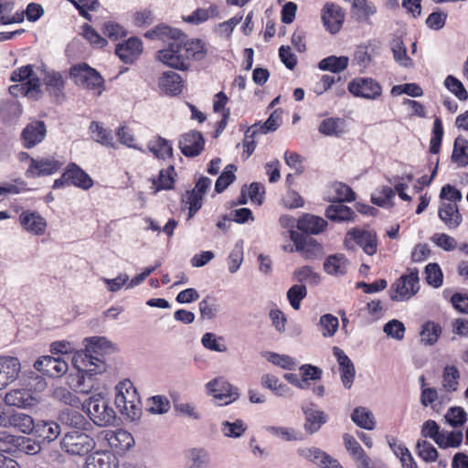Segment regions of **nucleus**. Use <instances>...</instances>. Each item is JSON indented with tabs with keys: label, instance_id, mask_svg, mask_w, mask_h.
I'll return each instance as SVG.
<instances>
[{
	"label": "nucleus",
	"instance_id": "obj_1",
	"mask_svg": "<svg viewBox=\"0 0 468 468\" xmlns=\"http://www.w3.org/2000/svg\"><path fill=\"white\" fill-rule=\"evenodd\" d=\"M144 37L161 40L165 48L157 52L156 58L171 68L186 70L191 60H201L207 55V48L200 39H187L179 29L168 26H158L147 31Z\"/></svg>",
	"mask_w": 468,
	"mask_h": 468
},
{
	"label": "nucleus",
	"instance_id": "obj_2",
	"mask_svg": "<svg viewBox=\"0 0 468 468\" xmlns=\"http://www.w3.org/2000/svg\"><path fill=\"white\" fill-rule=\"evenodd\" d=\"M84 341L85 352L74 357V362H80L85 371L103 373L107 367L101 356L116 351V346L102 336H92Z\"/></svg>",
	"mask_w": 468,
	"mask_h": 468
},
{
	"label": "nucleus",
	"instance_id": "obj_3",
	"mask_svg": "<svg viewBox=\"0 0 468 468\" xmlns=\"http://www.w3.org/2000/svg\"><path fill=\"white\" fill-rule=\"evenodd\" d=\"M115 405L128 420H134L141 415L139 395L130 380L120 382L116 388Z\"/></svg>",
	"mask_w": 468,
	"mask_h": 468
},
{
	"label": "nucleus",
	"instance_id": "obj_4",
	"mask_svg": "<svg viewBox=\"0 0 468 468\" xmlns=\"http://www.w3.org/2000/svg\"><path fill=\"white\" fill-rule=\"evenodd\" d=\"M90 420L98 426L112 425L116 419L115 411L109 407L108 402L101 392L93 394L83 404Z\"/></svg>",
	"mask_w": 468,
	"mask_h": 468
},
{
	"label": "nucleus",
	"instance_id": "obj_5",
	"mask_svg": "<svg viewBox=\"0 0 468 468\" xmlns=\"http://www.w3.org/2000/svg\"><path fill=\"white\" fill-rule=\"evenodd\" d=\"M26 80H27V81L22 83L21 85L11 86L9 89L10 92L15 96L22 94L24 96H28L34 99L38 98L40 93V82L37 77L33 76V69L31 66L27 65L21 67L12 73V81H24Z\"/></svg>",
	"mask_w": 468,
	"mask_h": 468
},
{
	"label": "nucleus",
	"instance_id": "obj_6",
	"mask_svg": "<svg viewBox=\"0 0 468 468\" xmlns=\"http://www.w3.org/2000/svg\"><path fill=\"white\" fill-rule=\"evenodd\" d=\"M95 446L94 440L79 430L67 432L60 441L61 449L70 455H85Z\"/></svg>",
	"mask_w": 468,
	"mask_h": 468
},
{
	"label": "nucleus",
	"instance_id": "obj_7",
	"mask_svg": "<svg viewBox=\"0 0 468 468\" xmlns=\"http://www.w3.org/2000/svg\"><path fill=\"white\" fill-rule=\"evenodd\" d=\"M69 74L76 85L88 90H97L98 95L101 93L104 82L102 77L86 63L73 66Z\"/></svg>",
	"mask_w": 468,
	"mask_h": 468
},
{
	"label": "nucleus",
	"instance_id": "obj_8",
	"mask_svg": "<svg viewBox=\"0 0 468 468\" xmlns=\"http://www.w3.org/2000/svg\"><path fill=\"white\" fill-rule=\"evenodd\" d=\"M420 290V279L417 270L402 275L392 285L390 298L393 301H407Z\"/></svg>",
	"mask_w": 468,
	"mask_h": 468
},
{
	"label": "nucleus",
	"instance_id": "obj_9",
	"mask_svg": "<svg viewBox=\"0 0 468 468\" xmlns=\"http://www.w3.org/2000/svg\"><path fill=\"white\" fill-rule=\"evenodd\" d=\"M345 246L351 250H355L356 246H359L367 255L371 256L377 252V236L369 230L352 229L346 233Z\"/></svg>",
	"mask_w": 468,
	"mask_h": 468
},
{
	"label": "nucleus",
	"instance_id": "obj_10",
	"mask_svg": "<svg viewBox=\"0 0 468 468\" xmlns=\"http://www.w3.org/2000/svg\"><path fill=\"white\" fill-rule=\"evenodd\" d=\"M348 91L355 97L375 101L381 97L382 87L378 81L369 77H357L349 81Z\"/></svg>",
	"mask_w": 468,
	"mask_h": 468
},
{
	"label": "nucleus",
	"instance_id": "obj_11",
	"mask_svg": "<svg viewBox=\"0 0 468 468\" xmlns=\"http://www.w3.org/2000/svg\"><path fill=\"white\" fill-rule=\"evenodd\" d=\"M206 387L218 405H228L239 398L238 389L222 378H215Z\"/></svg>",
	"mask_w": 468,
	"mask_h": 468
},
{
	"label": "nucleus",
	"instance_id": "obj_12",
	"mask_svg": "<svg viewBox=\"0 0 468 468\" xmlns=\"http://www.w3.org/2000/svg\"><path fill=\"white\" fill-rule=\"evenodd\" d=\"M34 367L44 375L59 378L69 369L68 363L60 356H44L34 363Z\"/></svg>",
	"mask_w": 468,
	"mask_h": 468
},
{
	"label": "nucleus",
	"instance_id": "obj_13",
	"mask_svg": "<svg viewBox=\"0 0 468 468\" xmlns=\"http://www.w3.org/2000/svg\"><path fill=\"white\" fill-rule=\"evenodd\" d=\"M103 439L108 445L117 453H122L131 449L134 443L133 437L125 430L105 431Z\"/></svg>",
	"mask_w": 468,
	"mask_h": 468
},
{
	"label": "nucleus",
	"instance_id": "obj_14",
	"mask_svg": "<svg viewBox=\"0 0 468 468\" xmlns=\"http://www.w3.org/2000/svg\"><path fill=\"white\" fill-rule=\"evenodd\" d=\"M21 364L18 358L10 356H0V385L2 389L14 382L19 376Z\"/></svg>",
	"mask_w": 468,
	"mask_h": 468
},
{
	"label": "nucleus",
	"instance_id": "obj_15",
	"mask_svg": "<svg viewBox=\"0 0 468 468\" xmlns=\"http://www.w3.org/2000/svg\"><path fill=\"white\" fill-rule=\"evenodd\" d=\"M47 127L42 121L28 123L21 133L22 144L25 148L30 149L40 144L46 137Z\"/></svg>",
	"mask_w": 468,
	"mask_h": 468
},
{
	"label": "nucleus",
	"instance_id": "obj_16",
	"mask_svg": "<svg viewBox=\"0 0 468 468\" xmlns=\"http://www.w3.org/2000/svg\"><path fill=\"white\" fill-rule=\"evenodd\" d=\"M23 229L34 235H43L47 229L46 219L37 211H23L19 216Z\"/></svg>",
	"mask_w": 468,
	"mask_h": 468
},
{
	"label": "nucleus",
	"instance_id": "obj_17",
	"mask_svg": "<svg viewBox=\"0 0 468 468\" xmlns=\"http://www.w3.org/2000/svg\"><path fill=\"white\" fill-rule=\"evenodd\" d=\"M322 20L328 31L337 33L343 24L344 14L339 5L327 3L322 11Z\"/></svg>",
	"mask_w": 468,
	"mask_h": 468
},
{
	"label": "nucleus",
	"instance_id": "obj_18",
	"mask_svg": "<svg viewBox=\"0 0 468 468\" xmlns=\"http://www.w3.org/2000/svg\"><path fill=\"white\" fill-rule=\"evenodd\" d=\"M182 154L188 157H194L203 151L204 138L199 132L192 131L184 134L179 141Z\"/></svg>",
	"mask_w": 468,
	"mask_h": 468
},
{
	"label": "nucleus",
	"instance_id": "obj_19",
	"mask_svg": "<svg viewBox=\"0 0 468 468\" xmlns=\"http://www.w3.org/2000/svg\"><path fill=\"white\" fill-rule=\"evenodd\" d=\"M143 44L139 38L131 37L116 47V55L124 63H133L142 53Z\"/></svg>",
	"mask_w": 468,
	"mask_h": 468
},
{
	"label": "nucleus",
	"instance_id": "obj_20",
	"mask_svg": "<svg viewBox=\"0 0 468 468\" xmlns=\"http://www.w3.org/2000/svg\"><path fill=\"white\" fill-rule=\"evenodd\" d=\"M119 462L115 454L110 451H97L89 455L85 468H118Z\"/></svg>",
	"mask_w": 468,
	"mask_h": 468
},
{
	"label": "nucleus",
	"instance_id": "obj_21",
	"mask_svg": "<svg viewBox=\"0 0 468 468\" xmlns=\"http://www.w3.org/2000/svg\"><path fill=\"white\" fill-rule=\"evenodd\" d=\"M160 90L166 95L175 96L183 90V80L180 75L174 71H165L159 79Z\"/></svg>",
	"mask_w": 468,
	"mask_h": 468
},
{
	"label": "nucleus",
	"instance_id": "obj_22",
	"mask_svg": "<svg viewBox=\"0 0 468 468\" xmlns=\"http://www.w3.org/2000/svg\"><path fill=\"white\" fill-rule=\"evenodd\" d=\"M61 165L62 163L53 158H45L39 161L31 159L27 174L32 176H48L56 173Z\"/></svg>",
	"mask_w": 468,
	"mask_h": 468
},
{
	"label": "nucleus",
	"instance_id": "obj_23",
	"mask_svg": "<svg viewBox=\"0 0 468 468\" xmlns=\"http://www.w3.org/2000/svg\"><path fill=\"white\" fill-rule=\"evenodd\" d=\"M211 459L204 448H191L185 452L186 468H208Z\"/></svg>",
	"mask_w": 468,
	"mask_h": 468
},
{
	"label": "nucleus",
	"instance_id": "obj_24",
	"mask_svg": "<svg viewBox=\"0 0 468 468\" xmlns=\"http://www.w3.org/2000/svg\"><path fill=\"white\" fill-rule=\"evenodd\" d=\"M5 402L8 406L27 409L35 406L37 400L28 390L13 389L5 394Z\"/></svg>",
	"mask_w": 468,
	"mask_h": 468
},
{
	"label": "nucleus",
	"instance_id": "obj_25",
	"mask_svg": "<svg viewBox=\"0 0 468 468\" xmlns=\"http://www.w3.org/2000/svg\"><path fill=\"white\" fill-rule=\"evenodd\" d=\"M326 226L327 222L325 219L312 214H305L297 221V228L299 230L314 235L323 232Z\"/></svg>",
	"mask_w": 468,
	"mask_h": 468
},
{
	"label": "nucleus",
	"instance_id": "obj_26",
	"mask_svg": "<svg viewBox=\"0 0 468 468\" xmlns=\"http://www.w3.org/2000/svg\"><path fill=\"white\" fill-rule=\"evenodd\" d=\"M64 177L68 178L72 185L82 189L87 190L93 186L90 176L73 163L68 165L67 170L64 172Z\"/></svg>",
	"mask_w": 468,
	"mask_h": 468
},
{
	"label": "nucleus",
	"instance_id": "obj_27",
	"mask_svg": "<svg viewBox=\"0 0 468 468\" xmlns=\"http://www.w3.org/2000/svg\"><path fill=\"white\" fill-rule=\"evenodd\" d=\"M439 217L449 229H456L463 220L457 205L454 203L442 202L439 208Z\"/></svg>",
	"mask_w": 468,
	"mask_h": 468
},
{
	"label": "nucleus",
	"instance_id": "obj_28",
	"mask_svg": "<svg viewBox=\"0 0 468 468\" xmlns=\"http://www.w3.org/2000/svg\"><path fill=\"white\" fill-rule=\"evenodd\" d=\"M74 364L79 368V370L82 372L79 378L76 391L85 395H90L93 392H96L99 389V385L96 379L92 378V376L96 375L97 373L85 371L81 363L80 365H78V363L74 362Z\"/></svg>",
	"mask_w": 468,
	"mask_h": 468
},
{
	"label": "nucleus",
	"instance_id": "obj_29",
	"mask_svg": "<svg viewBox=\"0 0 468 468\" xmlns=\"http://www.w3.org/2000/svg\"><path fill=\"white\" fill-rule=\"evenodd\" d=\"M303 410L305 415L304 429L308 432H316L325 423L326 416L323 411L309 409L307 406H303Z\"/></svg>",
	"mask_w": 468,
	"mask_h": 468
},
{
	"label": "nucleus",
	"instance_id": "obj_30",
	"mask_svg": "<svg viewBox=\"0 0 468 468\" xmlns=\"http://www.w3.org/2000/svg\"><path fill=\"white\" fill-rule=\"evenodd\" d=\"M348 261L343 254L329 256L324 263V269L330 275H343L346 272Z\"/></svg>",
	"mask_w": 468,
	"mask_h": 468
},
{
	"label": "nucleus",
	"instance_id": "obj_31",
	"mask_svg": "<svg viewBox=\"0 0 468 468\" xmlns=\"http://www.w3.org/2000/svg\"><path fill=\"white\" fill-rule=\"evenodd\" d=\"M43 81L50 95L59 97L63 94L65 80L60 72L48 71L45 73Z\"/></svg>",
	"mask_w": 468,
	"mask_h": 468
},
{
	"label": "nucleus",
	"instance_id": "obj_32",
	"mask_svg": "<svg viewBox=\"0 0 468 468\" xmlns=\"http://www.w3.org/2000/svg\"><path fill=\"white\" fill-rule=\"evenodd\" d=\"M19 432L29 434L35 428L34 420L30 415L13 410L10 428Z\"/></svg>",
	"mask_w": 468,
	"mask_h": 468
},
{
	"label": "nucleus",
	"instance_id": "obj_33",
	"mask_svg": "<svg viewBox=\"0 0 468 468\" xmlns=\"http://www.w3.org/2000/svg\"><path fill=\"white\" fill-rule=\"evenodd\" d=\"M390 48L397 63L405 68L413 66L412 59L407 55V48L400 37H395L391 40Z\"/></svg>",
	"mask_w": 468,
	"mask_h": 468
},
{
	"label": "nucleus",
	"instance_id": "obj_34",
	"mask_svg": "<svg viewBox=\"0 0 468 468\" xmlns=\"http://www.w3.org/2000/svg\"><path fill=\"white\" fill-rule=\"evenodd\" d=\"M452 159L459 166L468 165V141L463 136L455 139Z\"/></svg>",
	"mask_w": 468,
	"mask_h": 468
},
{
	"label": "nucleus",
	"instance_id": "obj_35",
	"mask_svg": "<svg viewBox=\"0 0 468 468\" xmlns=\"http://www.w3.org/2000/svg\"><path fill=\"white\" fill-rule=\"evenodd\" d=\"M353 215L352 209L341 202L330 205L325 210V216L333 221H348Z\"/></svg>",
	"mask_w": 468,
	"mask_h": 468
},
{
	"label": "nucleus",
	"instance_id": "obj_36",
	"mask_svg": "<svg viewBox=\"0 0 468 468\" xmlns=\"http://www.w3.org/2000/svg\"><path fill=\"white\" fill-rule=\"evenodd\" d=\"M344 443L346 449L349 452V453L353 456V458L356 461L357 468L362 467V463L365 461H370L368 457L366 455L364 450L360 446V444L356 441V440L350 434L344 435Z\"/></svg>",
	"mask_w": 468,
	"mask_h": 468
},
{
	"label": "nucleus",
	"instance_id": "obj_37",
	"mask_svg": "<svg viewBox=\"0 0 468 468\" xmlns=\"http://www.w3.org/2000/svg\"><path fill=\"white\" fill-rule=\"evenodd\" d=\"M37 436L42 441L50 442L60 434V426L55 421H43L36 427Z\"/></svg>",
	"mask_w": 468,
	"mask_h": 468
},
{
	"label": "nucleus",
	"instance_id": "obj_38",
	"mask_svg": "<svg viewBox=\"0 0 468 468\" xmlns=\"http://www.w3.org/2000/svg\"><path fill=\"white\" fill-rule=\"evenodd\" d=\"M91 137L97 143L106 146L114 148L113 138L111 133L104 129L102 125L98 122H91L89 127Z\"/></svg>",
	"mask_w": 468,
	"mask_h": 468
},
{
	"label": "nucleus",
	"instance_id": "obj_39",
	"mask_svg": "<svg viewBox=\"0 0 468 468\" xmlns=\"http://www.w3.org/2000/svg\"><path fill=\"white\" fill-rule=\"evenodd\" d=\"M349 62L348 57L346 56H329L324 59H322L318 66L322 70H328L334 73H338L343 71L347 68Z\"/></svg>",
	"mask_w": 468,
	"mask_h": 468
},
{
	"label": "nucleus",
	"instance_id": "obj_40",
	"mask_svg": "<svg viewBox=\"0 0 468 468\" xmlns=\"http://www.w3.org/2000/svg\"><path fill=\"white\" fill-rule=\"evenodd\" d=\"M148 149L154 155L159 159H166L172 156L173 149L171 144L161 137L151 140L148 144Z\"/></svg>",
	"mask_w": 468,
	"mask_h": 468
},
{
	"label": "nucleus",
	"instance_id": "obj_41",
	"mask_svg": "<svg viewBox=\"0 0 468 468\" xmlns=\"http://www.w3.org/2000/svg\"><path fill=\"white\" fill-rule=\"evenodd\" d=\"M24 20V11L14 12V4H0V23L3 25L20 23Z\"/></svg>",
	"mask_w": 468,
	"mask_h": 468
},
{
	"label": "nucleus",
	"instance_id": "obj_42",
	"mask_svg": "<svg viewBox=\"0 0 468 468\" xmlns=\"http://www.w3.org/2000/svg\"><path fill=\"white\" fill-rule=\"evenodd\" d=\"M218 15V6L212 5L208 8H197L191 15L183 16V20L190 24L198 25L207 21L209 17H214Z\"/></svg>",
	"mask_w": 468,
	"mask_h": 468
},
{
	"label": "nucleus",
	"instance_id": "obj_43",
	"mask_svg": "<svg viewBox=\"0 0 468 468\" xmlns=\"http://www.w3.org/2000/svg\"><path fill=\"white\" fill-rule=\"evenodd\" d=\"M351 419L360 428L370 431L375 427L374 417L366 408H356L351 415Z\"/></svg>",
	"mask_w": 468,
	"mask_h": 468
},
{
	"label": "nucleus",
	"instance_id": "obj_44",
	"mask_svg": "<svg viewBox=\"0 0 468 468\" xmlns=\"http://www.w3.org/2000/svg\"><path fill=\"white\" fill-rule=\"evenodd\" d=\"M319 132L326 136H339L344 133V121L339 118H327L320 123Z\"/></svg>",
	"mask_w": 468,
	"mask_h": 468
},
{
	"label": "nucleus",
	"instance_id": "obj_45",
	"mask_svg": "<svg viewBox=\"0 0 468 468\" xmlns=\"http://www.w3.org/2000/svg\"><path fill=\"white\" fill-rule=\"evenodd\" d=\"M281 123V112L278 111H274L267 121L262 124H255L252 126V134L251 136H255L257 134H265L269 132L276 131Z\"/></svg>",
	"mask_w": 468,
	"mask_h": 468
},
{
	"label": "nucleus",
	"instance_id": "obj_46",
	"mask_svg": "<svg viewBox=\"0 0 468 468\" xmlns=\"http://www.w3.org/2000/svg\"><path fill=\"white\" fill-rule=\"evenodd\" d=\"M441 333V328L438 324L428 322L420 331V342L431 346L437 342Z\"/></svg>",
	"mask_w": 468,
	"mask_h": 468
},
{
	"label": "nucleus",
	"instance_id": "obj_47",
	"mask_svg": "<svg viewBox=\"0 0 468 468\" xmlns=\"http://www.w3.org/2000/svg\"><path fill=\"white\" fill-rule=\"evenodd\" d=\"M203 346L210 351L224 353L228 351V346L224 343L222 336H217L213 333H206L201 338Z\"/></svg>",
	"mask_w": 468,
	"mask_h": 468
},
{
	"label": "nucleus",
	"instance_id": "obj_48",
	"mask_svg": "<svg viewBox=\"0 0 468 468\" xmlns=\"http://www.w3.org/2000/svg\"><path fill=\"white\" fill-rule=\"evenodd\" d=\"M222 433L229 438H239L247 430V425L241 420L233 422L225 420L221 423Z\"/></svg>",
	"mask_w": 468,
	"mask_h": 468
},
{
	"label": "nucleus",
	"instance_id": "obj_49",
	"mask_svg": "<svg viewBox=\"0 0 468 468\" xmlns=\"http://www.w3.org/2000/svg\"><path fill=\"white\" fill-rule=\"evenodd\" d=\"M376 56L374 48L369 46H360L354 54V62L360 67L367 68Z\"/></svg>",
	"mask_w": 468,
	"mask_h": 468
},
{
	"label": "nucleus",
	"instance_id": "obj_50",
	"mask_svg": "<svg viewBox=\"0 0 468 468\" xmlns=\"http://www.w3.org/2000/svg\"><path fill=\"white\" fill-rule=\"evenodd\" d=\"M418 455L426 463L435 462L438 452L435 447L425 440H419L416 445Z\"/></svg>",
	"mask_w": 468,
	"mask_h": 468
},
{
	"label": "nucleus",
	"instance_id": "obj_51",
	"mask_svg": "<svg viewBox=\"0 0 468 468\" xmlns=\"http://www.w3.org/2000/svg\"><path fill=\"white\" fill-rule=\"evenodd\" d=\"M460 378L459 370L454 366H447L442 375V386L449 391H455L458 387Z\"/></svg>",
	"mask_w": 468,
	"mask_h": 468
},
{
	"label": "nucleus",
	"instance_id": "obj_52",
	"mask_svg": "<svg viewBox=\"0 0 468 468\" xmlns=\"http://www.w3.org/2000/svg\"><path fill=\"white\" fill-rule=\"evenodd\" d=\"M293 279L298 282H306L312 285H317L320 282V276L309 266H303L294 271Z\"/></svg>",
	"mask_w": 468,
	"mask_h": 468
},
{
	"label": "nucleus",
	"instance_id": "obj_53",
	"mask_svg": "<svg viewBox=\"0 0 468 468\" xmlns=\"http://www.w3.org/2000/svg\"><path fill=\"white\" fill-rule=\"evenodd\" d=\"M266 359L270 363L287 370H292L297 366L296 361L292 356L287 355H280L277 353L270 352L267 354Z\"/></svg>",
	"mask_w": 468,
	"mask_h": 468
},
{
	"label": "nucleus",
	"instance_id": "obj_54",
	"mask_svg": "<svg viewBox=\"0 0 468 468\" xmlns=\"http://www.w3.org/2000/svg\"><path fill=\"white\" fill-rule=\"evenodd\" d=\"M445 87L453 93L460 101L468 99V92L463 84L455 77L449 75L444 80Z\"/></svg>",
	"mask_w": 468,
	"mask_h": 468
},
{
	"label": "nucleus",
	"instance_id": "obj_55",
	"mask_svg": "<svg viewBox=\"0 0 468 468\" xmlns=\"http://www.w3.org/2000/svg\"><path fill=\"white\" fill-rule=\"evenodd\" d=\"M307 290L303 284H295L292 286L287 292V298L290 302L291 306L294 310H299L301 306V301L306 296Z\"/></svg>",
	"mask_w": 468,
	"mask_h": 468
},
{
	"label": "nucleus",
	"instance_id": "obj_56",
	"mask_svg": "<svg viewBox=\"0 0 468 468\" xmlns=\"http://www.w3.org/2000/svg\"><path fill=\"white\" fill-rule=\"evenodd\" d=\"M174 175L175 169L173 166H169L165 170H161L158 180L154 181V185L155 186V192L161 189L172 188L175 182Z\"/></svg>",
	"mask_w": 468,
	"mask_h": 468
},
{
	"label": "nucleus",
	"instance_id": "obj_57",
	"mask_svg": "<svg viewBox=\"0 0 468 468\" xmlns=\"http://www.w3.org/2000/svg\"><path fill=\"white\" fill-rule=\"evenodd\" d=\"M463 435L462 431H441V439H439L438 446L441 448H456L459 447L463 441Z\"/></svg>",
	"mask_w": 468,
	"mask_h": 468
},
{
	"label": "nucleus",
	"instance_id": "obj_58",
	"mask_svg": "<svg viewBox=\"0 0 468 468\" xmlns=\"http://www.w3.org/2000/svg\"><path fill=\"white\" fill-rule=\"evenodd\" d=\"M319 324L322 328V334L324 337L333 336L339 326L337 317L330 314L322 315Z\"/></svg>",
	"mask_w": 468,
	"mask_h": 468
},
{
	"label": "nucleus",
	"instance_id": "obj_59",
	"mask_svg": "<svg viewBox=\"0 0 468 468\" xmlns=\"http://www.w3.org/2000/svg\"><path fill=\"white\" fill-rule=\"evenodd\" d=\"M236 169V166L233 165H229L225 167V170L218 178L215 185V189L218 193L224 191L235 180L236 176L234 173Z\"/></svg>",
	"mask_w": 468,
	"mask_h": 468
},
{
	"label": "nucleus",
	"instance_id": "obj_60",
	"mask_svg": "<svg viewBox=\"0 0 468 468\" xmlns=\"http://www.w3.org/2000/svg\"><path fill=\"white\" fill-rule=\"evenodd\" d=\"M395 197L394 190L389 186H382L372 194L371 200L379 207H388L391 205V200Z\"/></svg>",
	"mask_w": 468,
	"mask_h": 468
},
{
	"label": "nucleus",
	"instance_id": "obj_61",
	"mask_svg": "<svg viewBox=\"0 0 468 468\" xmlns=\"http://www.w3.org/2000/svg\"><path fill=\"white\" fill-rule=\"evenodd\" d=\"M52 396L54 399L71 407H78L80 404L79 398L64 387L56 388L53 390Z\"/></svg>",
	"mask_w": 468,
	"mask_h": 468
},
{
	"label": "nucleus",
	"instance_id": "obj_62",
	"mask_svg": "<svg viewBox=\"0 0 468 468\" xmlns=\"http://www.w3.org/2000/svg\"><path fill=\"white\" fill-rule=\"evenodd\" d=\"M427 282L434 288H439L442 284L443 275L437 263H430L426 266Z\"/></svg>",
	"mask_w": 468,
	"mask_h": 468
},
{
	"label": "nucleus",
	"instance_id": "obj_63",
	"mask_svg": "<svg viewBox=\"0 0 468 468\" xmlns=\"http://www.w3.org/2000/svg\"><path fill=\"white\" fill-rule=\"evenodd\" d=\"M383 331L388 336L399 341L404 337L405 325L402 322L393 319L384 325Z\"/></svg>",
	"mask_w": 468,
	"mask_h": 468
},
{
	"label": "nucleus",
	"instance_id": "obj_64",
	"mask_svg": "<svg viewBox=\"0 0 468 468\" xmlns=\"http://www.w3.org/2000/svg\"><path fill=\"white\" fill-rule=\"evenodd\" d=\"M445 419L451 426L457 427L466 422L467 414L463 408L452 407L448 410Z\"/></svg>",
	"mask_w": 468,
	"mask_h": 468
}]
</instances>
